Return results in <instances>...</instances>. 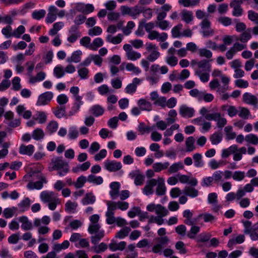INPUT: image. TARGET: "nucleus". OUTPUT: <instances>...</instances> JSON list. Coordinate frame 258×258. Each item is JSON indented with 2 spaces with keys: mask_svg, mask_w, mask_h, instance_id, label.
Instances as JSON below:
<instances>
[{
  "mask_svg": "<svg viewBox=\"0 0 258 258\" xmlns=\"http://www.w3.org/2000/svg\"><path fill=\"white\" fill-rule=\"evenodd\" d=\"M40 199L44 203H47L49 209L53 211L56 206L60 204V200L52 191H43L40 195Z\"/></svg>",
  "mask_w": 258,
  "mask_h": 258,
  "instance_id": "obj_1",
  "label": "nucleus"
},
{
  "mask_svg": "<svg viewBox=\"0 0 258 258\" xmlns=\"http://www.w3.org/2000/svg\"><path fill=\"white\" fill-rule=\"evenodd\" d=\"M211 60L208 59H203L200 61H198L196 59L191 60L190 63L192 67L197 66V69L196 71V74H200L202 72L205 71H209L211 69V65L209 62Z\"/></svg>",
  "mask_w": 258,
  "mask_h": 258,
  "instance_id": "obj_2",
  "label": "nucleus"
},
{
  "mask_svg": "<svg viewBox=\"0 0 258 258\" xmlns=\"http://www.w3.org/2000/svg\"><path fill=\"white\" fill-rule=\"evenodd\" d=\"M146 209L149 212H155L157 216L162 217H165L169 213L168 210L160 204H150L147 206Z\"/></svg>",
  "mask_w": 258,
  "mask_h": 258,
  "instance_id": "obj_3",
  "label": "nucleus"
},
{
  "mask_svg": "<svg viewBox=\"0 0 258 258\" xmlns=\"http://www.w3.org/2000/svg\"><path fill=\"white\" fill-rule=\"evenodd\" d=\"M123 49L126 52L127 59L132 61H135L141 57V54L133 50L132 46L128 44L123 45Z\"/></svg>",
  "mask_w": 258,
  "mask_h": 258,
  "instance_id": "obj_4",
  "label": "nucleus"
},
{
  "mask_svg": "<svg viewBox=\"0 0 258 258\" xmlns=\"http://www.w3.org/2000/svg\"><path fill=\"white\" fill-rule=\"evenodd\" d=\"M51 164L53 165V169L58 170L62 168L64 173H67L69 171L68 164L65 162L60 157L52 159Z\"/></svg>",
  "mask_w": 258,
  "mask_h": 258,
  "instance_id": "obj_5",
  "label": "nucleus"
},
{
  "mask_svg": "<svg viewBox=\"0 0 258 258\" xmlns=\"http://www.w3.org/2000/svg\"><path fill=\"white\" fill-rule=\"evenodd\" d=\"M202 34L204 36H212L214 34V30L211 27V22L208 18L203 19L201 23Z\"/></svg>",
  "mask_w": 258,
  "mask_h": 258,
  "instance_id": "obj_6",
  "label": "nucleus"
},
{
  "mask_svg": "<svg viewBox=\"0 0 258 258\" xmlns=\"http://www.w3.org/2000/svg\"><path fill=\"white\" fill-rule=\"evenodd\" d=\"M53 97V94L51 92H46L41 94L38 99L37 105L39 106L48 104Z\"/></svg>",
  "mask_w": 258,
  "mask_h": 258,
  "instance_id": "obj_7",
  "label": "nucleus"
},
{
  "mask_svg": "<svg viewBox=\"0 0 258 258\" xmlns=\"http://www.w3.org/2000/svg\"><path fill=\"white\" fill-rule=\"evenodd\" d=\"M105 168L110 172H115L120 170L122 165L120 162L106 160L104 163Z\"/></svg>",
  "mask_w": 258,
  "mask_h": 258,
  "instance_id": "obj_8",
  "label": "nucleus"
},
{
  "mask_svg": "<svg viewBox=\"0 0 258 258\" xmlns=\"http://www.w3.org/2000/svg\"><path fill=\"white\" fill-rule=\"evenodd\" d=\"M76 9L77 11L85 14H88L94 11V8L91 4L85 5L83 3L77 4Z\"/></svg>",
  "mask_w": 258,
  "mask_h": 258,
  "instance_id": "obj_9",
  "label": "nucleus"
},
{
  "mask_svg": "<svg viewBox=\"0 0 258 258\" xmlns=\"http://www.w3.org/2000/svg\"><path fill=\"white\" fill-rule=\"evenodd\" d=\"M156 184L157 185L156 190V194L158 196H163L165 194L166 188L165 185L164 179L162 177H158L156 179Z\"/></svg>",
  "mask_w": 258,
  "mask_h": 258,
  "instance_id": "obj_10",
  "label": "nucleus"
},
{
  "mask_svg": "<svg viewBox=\"0 0 258 258\" xmlns=\"http://www.w3.org/2000/svg\"><path fill=\"white\" fill-rule=\"evenodd\" d=\"M194 108L186 105H182L179 108V113L183 117H191L194 116Z\"/></svg>",
  "mask_w": 258,
  "mask_h": 258,
  "instance_id": "obj_11",
  "label": "nucleus"
},
{
  "mask_svg": "<svg viewBox=\"0 0 258 258\" xmlns=\"http://www.w3.org/2000/svg\"><path fill=\"white\" fill-rule=\"evenodd\" d=\"M141 82V80L138 78L133 79V82L128 84L125 88V92L127 94H132L137 90V85Z\"/></svg>",
  "mask_w": 258,
  "mask_h": 258,
  "instance_id": "obj_12",
  "label": "nucleus"
},
{
  "mask_svg": "<svg viewBox=\"0 0 258 258\" xmlns=\"http://www.w3.org/2000/svg\"><path fill=\"white\" fill-rule=\"evenodd\" d=\"M137 103L142 111H150L152 110V103L146 99H139Z\"/></svg>",
  "mask_w": 258,
  "mask_h": 258,
  "instance_id": "obj_13",
  "label": "nucleus"
},
{
  "mask_svg": "<svg viewBox=\"0 0 258 258\" xmlns=\"http://www.w3.org/2000/svg\"><path fill=\"white\" fill-rule=\"evenodd\" d=\"M243 100L247 104L256 106L258 100L256 97L249 93H245L243 95Z\"/></svg>",
  "mask_w": 258,
  "mask_h": 258,
  "instance_id": "obj_14",
  "label": "nucleus"
},
{
  "mask_svg": "<svg viewBox=\"0 0 258 258\" xmlns=\"http://www.w3.org/2000/svg\"><path fill=\"white\" fill-rule=\"evenodd\" d=\"M111 190L109 194L112 199H115L119 196L120 184L118 182H113L110 184Z\"/></svg>",
  "mask_w": 258,
  "mask_h": 258,
  "instance_id": "obj_15",
  "label": "nucleus"
},
{
  "mask_svg": "<svg viewBox=\"0 0 258 258\" xmlns=\"http://www.w3.org/2000/svg\"><path fill=\"white\" fill-rule=\"evenodd\" d=\"M241 0H234L230 4V6L233 8V15L234 16L238 17L241 15L242 9L241 8Z\"/></svg>",
  "mask_w": 258,
  "mask_h": 258,
  "instance_id": "obj_16",
  "label": "nucleus"
},
{
  "mask_svg": "<svg viewBox=\"0 0 258 258\" xmlns=\"http://www.w3.org/2000/svg\"><path fill=\"white\" fill-rule=\"evenodd\" d=\"M241 62L238 60H234L231 62V67L235 70L234 76L235 78L242 77V70H241Z\"/></svg>",
  "mask_w": 258,
  "mask_h": 258,
  "instance_id": "obj_17",
  "label": "nucleus"
},
{
  "mask_svg": "<svg viewBox=\"0 0 258 258\" xmlns=\"http://www.w3.org/2000/svg\"><path fill=\"white\" fill-rule=\"evenodd\" d=\"M46 180L44 177L41 176L40 180L36 182H30L27 187L30 189H40L43 187L44 183H46Z\"/></svg>",
  "mask_w": 258,
  "mask_h": 258,
  "instance_id": "obj_18",
  "label": "nucleus"
},
{
  "mask_svg": "<svg viewBox=\"0 0 258 258\" xmlns=\"http://www.w3.org/2000/svg\"><path fill=\"white\" fill-rule=\"evenodd\" d=\"M156 179H152L149 180L143 188V192L146 195H149L153 192V187L156 185Z\"/></svg>",
  "mask_w": 258,
  "mask_h": 258,
  "instance_id": "obj_19",
  "label": "nucleus"
},
{
  "mask_svg": "<svg viewBox=\"0 0 258 258\" xmlns=\"http://www.w3.org/2000/svg\"><path fill=\"white\" fill-rule=\"evenodd\" d=\"M34 151V147L32 145L26 146L22 145L19 149V152L21 154L27 155L31 156L32 155Z\"/></svg>",
  "mask_w": 258,
  "mask_h": 258,
  "instance_id": "obj_20",
  "label": "nucleus"
},
{
  "mask_svg": "<svg viewBox=\"0 0 258 258\" xmlns=\"http://www.w3.org/2000/svg\"><path fill=\"white\" fill-rule=\"evenodd\" d=\"M19 221L22 223L21 227L24 230L28 231L32 229V224L30 221H29L27 217H21L19 218Z\"/></svg>",
  "mask_w": 258,
  "mask_h": 258,
  "instance_id": "obj_21",
  "label": "nucleus"
},
{
  "mask_svg": "<svg viewBox=\"0 0 258 258\" xmlns=\"http://www.w3.org/2000/svg\"><path fill=\"white\" fill-rule=\"evenodd\" d=\"M132 177L135 178V183L137 185H141L143 183L145 177L139 171H136L130 174Z\"/></svg>",
  "mask_w": 258,
  "mask_h": 258,
  "instance_id": "obj_22",
  "label": "nucleus"
},
{
  "mask_svg": "<svg viewBox=\"0 0 258 258\" xmlns=\"http://www.w3.org/2000/svg\"><path fill=\"white\" fill-rule=\"evenodd\" d=\"M169 166V163L165 162L164 163L162 162H156L153 164V168L155 172H160L162 170L168 169Z\"/></svg>",
  "mask_w": 258,
  "mask_h": 258,
  "instance_id": "obj_23",
  "label": "nucleus"
},
{
  "mask_svg": "<svg viewBox=\"0 0 258 258\" xmlns=\"http://www.w3.org/2000/svg\"><path fill=\"white\" fill-rule=\"evenodd\" d=\"M195 139L193 137L187 138L185 141L186 152H192L196 149L195 146Z\"/></svg>",
  "mask_w": 258,
  "mask_h": 258,
  "instance_id": "obj_24",
  "label": "nucleus"
},
{
  "mask_svg": "<svg viewBox=\"0 0 258 258\" xmlns=\"http://www.w3.org/2000/svg\"><path fill=\"white\" fill-rule=\"evenodd\" d=\"M70 246V242L68 240H66L61 243H55L53 245V250L56 252H59L63 249L68 248Z\"/></svg>",
  "mask_w": 258,
  "mask_h": 258,
  "instance_id": "obj_25",
  "label": "nucleus"
},
{
  "mask_svg": "<svg viewBox=\"0 0 258 258\" xmlns=\"http://www.w3.org/2000/svg\"><path fill=\"white\" fill-rule=\"evenodd\" d=\"M96 201V198L92 192L87 193L82 200V203L84 205L93 204Z\"/></svg>",
  "mask_w": 258,
  "mask_h": 258,
  "instance_id": "obj_26",
  "label": "nucleus"
},
{
  "mask_svg": "<svg viewBox=\"0 0 258 258\" xmlns=\"http://www.w3.org/2000/svg\"><path fill=\"white\" fill-rule=\"evenodd\" d=\"M184 168L183 164L181 162L174 163L171 166H169L168 168V172L169 173H176L180 170H182Z\"/></svg>",
  "mask_w": 258,
  "mask_h": 258,
  "instance_id": "obj_27",
  "label": "nucleus"
},
{
  "mask_svg": "<svg viewBox=\"0 0 258 258\" xmlns=\"http://www.w3.org/2000/svg\"><path fill=\"white\" fill-rule=\"evenodd\" d=\"M221 79L222 83L223 84V86L222 87L219 88L217 90V92L220 93H224L228 89V84L229 83V79L225 75L221 76Z\"/></svg>",
  "mask_w": 258,
  "mask_h": 258,
  "instance_id": "obj_28",
  "label": "nucleus"
},
{
  "mask_svg": "<svg viewBox=\"0 0 258 258\" xmlns=\"http://www.w3.org/2000/svg\"><path fill=\"white\" fill-rule=\"evenodd\" d=\"M181 16L182 20L187 24L190 23L193 20L192 13L190 11H188L185 10H183L181 12Z\"/></svg>",
  "mask_w": 258,
  "mask_h": 258,
  "instance_id": "obj_29",
  "label": "nucleus"
},
{
  "mask_svg": "<svg viewBox=\"0 0 258 258\" xmlns=\"http://www.w3.org/2000/svg\"><path fill=\"white\" fill-rule=\"evenodd\" d=\"M122 39V35L121 34H119L115 36H113L111 35H108L106 37L107 41L113 44H117L120 43L121 42Z\"/></svg>",
  "mask_w": 258,
  "mask_h": 258,
  "instance_id": "obj_30",
  "label": "nucleus"
},
{
  "mask_svg": "<svg viewBox=\"0 0 258 258\" xmlns=\"http://www.w3.org/2000/svg\"><path fill=\"white\" fill-rule=\"evenodd\" d=\"M82 54V52L81 50H77L73 52L70 57L67 58V61L69 62H74L76 63L79 62L81 61V56Z\"/></svg>",
  "mask_w": 258,
  "mask_h": 258,
  "instance_id": "obj_31",
  "label": "nucleus"
},
{
  "mask_svg": "<svg viewBox=\"0 0 258 258\" xmlns=\"http://www.w3.org/2000/svg\"><path fill=\"white\" fill-rule=\"evenodd\" d=\"M91 113L95 116L102 115L104 112V108L99 105H95L92 107L90 109Z\"/></svg>",
  "mask_w": 258,
  "mask_h": 258,
  "instance_id": "obj_32",
  "label": "nucleus"
},
{
  "mask_svg": "<svg viewBox=\"0 0 258 258\" xmlns=\"http://www.w3.org/2000/svg\"><path fill=\"white\" fill-rule=\"evenodd\" d=\"M200 0H178L179 4L184 7H193L199 4Z\"/></svg>",
  "mask_w": 258,
  "mask_h": 258,
  "instance_id": "obj_33",
  "label": "nucleus"
},
{
  "mask_svg": "<svg viewBox=\"0 0 258 258\" xmlns=\"http://www.w3.org/2000/svg\"><path fill=\"white\" fill-rule=\"evenodd\" d=\"M184 193L187 196L194 198L198 196L199 191L194 187L185 186L184 189Z\"/></svg>",
  "mask_w": 258,
  "mask_h": 258,
  "instance_id": "obj_34",
  "label": "nucleus"
},
{
  "mask_svg": "<svg viewBox=\"0 0 258 258\" xmlns=\"http://www.w3.org/2000/svg\"><path fill=\"white\" fill-rule=\"evenodd\" d=\"M45 77V74L44 72H40L37 74L35 76H31L29 79L30 83H35L38 81L43 80Z\"/></svg>",
  "mask_w": 258,
  "mask_h": 258,
  "instance_id": "obj_35",
  "label": "nucleus"
},
{
  "mask_svg": "<svg viewBox=\"0 0 258 258\" xmlns=\"http://www.w3.org/2000/svg\"><path fill=\"white\" fill-rule=\"evenodd\" d=\"M245 141L248 144L256 145L258 144V137L253 134L246 135L244 138Z\"/></svg>",
  "mask_w": 258,
  "mask_h": 258,
  "instance_id": "obj_36",
  "label": "nucleus"
},
{
  "mask_svg": "<svg viewBox=\"0 0 258 258\" xmlns=\"http://www.w3.org/2000/svg\"><path fill=\"white\" fill-rule=\"evenodd\" d=\"M177 115L175 110H170L168 113V117L166 118L167 124H171L173 123L176 120Z\"/></svg>",
  "mask_w": 258,
  "mask_h": 258,
  "instance_id": "obj_37",
  "label": "nucleus"
},
{
  "mask_svg": "<svg viewBox=\"0 0 258 258\" xmlns=\"http://www.w3.org/2000/svg\"><path fill=\"white\" fill-rule=\"evenodd\" d=\"M222 139V135L220 133L216 132L210 137V140L213 145L219 144Z\"/></svg>",
  "mask_w": 258,
  "mask_h": 258,
  "instance_id": "obj_38",
  "label": "nucleus"
},
{
  "mask_svg": "<svg viewBox=\"0 0 258 258\" xmlns=\"http://www.w3.org/2000/svg\"><path fill=\"white\" fill-rule=\"evenodd\" d=\"M238 151L237 147L236 146H232L227 149L222 151V156L223 158L228 157L231 154L235 153Z\"/></svg>",
  "mask_w": 258,
  "mask_h": 258,
  "instance_id": "obj_39",
  "label": "nucleus"
},
{
  "mask_svg": "<svg viewBox=\"0 0 258 258\" xmlns=\"http://www.w3.org/2000/svg\"><path fill=\"white\" fill-rule=\"evenodd\" d=\"M182 28L181 24H178L174 26L171 30L172 36L174 38L179 37L181 36V32H180Z\"/></svg>",
  "mask_w": 258,
  "mask_h": 258,
  "instance_id": "obj_40",
  "label": "nucleus"
},
{
  "mask_svg": "<svg viewBox=\"0 0 258 258\" xmlns=\"http://www.w3.org/2000/svg\"><path fill=\"white\" fill-rule=\"evenodd\" d=\"M198 53L201 57H206L207 59L208 60H210L213 56L212 52L210 50L206 48H201L199 49Z\"/></svg>",
  "mask_w": 258,
  "mask_h": 258,
  "instance_id": "obj_41",
  "label": "nucleus"
},
{
  "mask_svg": "<svg viewBox=\"0 0 258 258\" xmlns=\"http://www.w3.org/2000/svg\"><path fill=\"white\" fill-rule=\"evenodd\" d=\"M135 24L133 21H128L126 26L123 27L122 29L123 33L125 35H129L131 33L132 29L135 27Z\"/></svg>",
  "mask_w": 258,
  "mask_h": 258,
  "instance_id": "obj_42",
  "label": "nucleus"
},
{
  "mask_svg": "<svg viewBox=\"0 0 258 258\" xmlns=\"http://www.w3.org/2000/svg\"><path fill=\"white\" fill-rule=\"evenodd\" d=\"M104 44L103 40L100 38H96L93 41L91 45H90V49L96 50L98 48L102 46Z\"/></svg>",
  "mask_w": 258,
  "mask_h": 258,
  "instance_id": "obj_43",
  "label": "nucleus"
},
{
  "mask_svg": "<svg viewBox=\"0 0 258 258\" xmlns=\"http://www.w3.org/2000/svg\"><path fill=\"white\" fill-rule=\"evenodd\" d=\"M131 230V229L129 227H125L116 233L115 237L118 238H123L128 235Z\"/></svg>",
  "mask_w": 258,
  "mask_h": 258,
  "instance_id": "obj_44",
  "label": "nucleus"
},
{
  "mask_svg": "<svg viewBox=\"0 0 258 258\" xmlns=\"http://www.w3.org/2000/svg\"><path fill=\"white\" fill-rule=\"evenodd\" d=\"M242 197V190L239 189L236 194L234 192H230L226 196L227 201H231L235 199L239 200Z\"/></svg>",
  "mask_w": 258,
  "mask_h": 258,
  "instance_id": "obj_45",
  "label": "nucleus"
},
{
  "mask_svg": "<svg viewBox=\"0 0 258 258\" xmlns=\"http://www.w3.org/2000/svg\"><path fill=\"white\" fill-rule=\"evenodd\" d=\"M193 159L196 167H200L203 166L202 156L200 153H196L193 155Z\"/></svg>",
  "mask_w": 258,
  "mask_h": 258,
  "instance_id": "obj_46",
  "label": "nucleus"
},
{
  "mask_svg": "<svg viewBox=\"0 0 258 258\" xmlns=\"http://www.w3.org/2000/svg\"><path fill=\"white\" fill-rule=\"evenodd\" d=\"M33 119L38 121L39 123H43L46 121V115L44 112H38L36 116H33Z\"/></svg>",
  "mask_w": 258,
  "mask_h": 258,
  "instance_id": "obj_47",
  "label": "nucleus"
},
{
  "mask_svg": "<svg viewBox=\"0 0 258 258\" xmlns=\"http://www.w3.org/2000/svg\"><path fill=\"white\" fill-rule=\"evenodd\" d=\"M87 181L96 184H101L103 183V178L100 176H96L94 175H90L87 178Z\"/></svg>",
  "mask_w": 258,
  "mask_h": 258,
  "instance_id": "obj_48",
  "label": "nucleus"
},
{
  "mask_svg": "<svg viewBox=\"0 0 258 258\" xmlns=\"http://www.w3.org/2000/svg\"><path fill=\"white\" fill-rule=\"evenodd\" d=\"M226 138L228 140H232L235 138L236 134L232 132V128L230 126H226L224 128Z\"/></svg>",
  "mask_w": 258,
  "mask_h": 258,
  "instance_id": "obj_49",
  "label": "nucleus"
},
{
  "mask_svg": "<svg viewBox=\"0 0 258 258\" xmlns=\"http://www.w3.org/2000/svg\"><path fill=\"white\" fill-rule=\"evenodd\" d=\"M87 178L84 176H81L77 178V181L74 183V185L77 188H80L84 186L86 182Z\"/></svg>",
  "mask_w": 258,
  "mask_h": 258,
  "instance_id": "obj_50",
  "label": "nucleus"
},
{
  "mask_svg": "<svg viewBox=\"0 0 258 258\" xmlns=\"http://www.w3.org/2000/svg\"><path fill=\"white\" fill-rule=\"evenodd\" d=\"M44 136V133L41 128L35 130L32 133V137L36 140H39L43 139Z\"/></svg>",
  "mask_w": 258,
  "mask_h": 258,
  "instance_id": "obj_51",
  "label": "nucleus"
},
{
  "mask_svg": "<svg viewBox=\"0 0 258 258\" xmlns=\"http://www.w3.org/2000/svg\"><path fill=\"white\" fill-rule=\"evenodd\" d=\"M17 211V208L13 207L12 208H6L3 212V214L6 218L12 217Z\"/></svg>",
  "mask_w": 258,
  "mask_h": 258,
  "instance_id": "obj_52",
  "label": "nucleus"
},
{
  "mask_svg": "<svg viewBox=\"0 0 258 258\" xmlns=\"http://www.w3.org/2000/svg\"><path fill=\"white\" fill-rule=\"evenodd\" d=\"M10 146V142H5L3 144V149L0 151V159L5 158L8 154V148Z\"/></svg>",
  "mask_w": 258,
  "mask_h": 258,
  "instance_id": "obj_53",
  "label": "nucleus"
},
{
  "mask_svg": "<svg viewBox=\"0 0 258 258\" xmlns=\"http://www.w3.org/2000/svg\"><path fill=\"white\" fill-rule=\"evenodd\" d=\"M150 52V53L148 55L147 59L151 62L156 60L160 55V53L158 51V50H155L154 51H152Z\"/></svg>",
  "mask_w": 258,
  "mask_h": 258,
  "instance_id": "obj_54",
  "label": "nucleus"
},
{
  "mask_svg": "<svg viewBox=\"0 0 258 258\" xmlns=\"http://www.w3.org/2000/svg\"><path fill=\"white\" fill-rule=\"evenodd\" d=\"M163 217L160 216H151L149 220V223H156L158 225H162L164 223V220L163 219Z\"/></svg>",
  "mask_w": 258,
  "mask_h": 258,
  "instance_id": "obj_55",
  "label": "nucleus"
},
{
  "mask_svg": "<svg viewBox=\"0 0 258 258\" xmlns=\"http://www.w3.org/2000/svg\"><path fill=\"white\" fill-rule=\"evenodd\" d=\"M247 14L248 19L258 25V13L253 11L249 10L248 11Z\"/></svg>",
  "mask_w": 258,
  "mask_h": 258,
  "instance_id": "obj_56",
  "label": "nucleus"
},
{
  "mask_svg": "<svg viewBox=\"0 0 258 258\" xmlns=\"http://www.w3.org/2000/svg\"><path fill=\"white\" fill-rule=\"evenodd\" d=\"M199 218H203L205 222L212 223L216 219L215 217L210 213H204L199 216Z\"/></svg>",
  "mask_w": 258,
  "mask_h": 258,
  "instance_id": "obj_57",
  "label": "nucleus"
},
{
  "mask_svg": "<svg viewBox=\"0 0 258 258\" xmlns=\"http://www.w3.org/2000/svg\"><path fill=\"white\" fill-rule=\"evenodd\" d=\"M143 11V7L138 5L131 8V16L133 18H136Z\"/></svg>",
  "mask_w": 258,
  "mask_h": 258,
  "instance_id": "obj_58",
  "label": "nucleus"
},
{
  "mask_svg": "<svg viewBox=\"0 0 258 258\" xmlns=\"http://www.w3.org/2000/svg\"><path fill=\"white\" fill-rule=\"evenodd\" d=\"M63 26L62 22H57L54 24L53 26V28L50 30L49 34L51 35H55L57 34L58 31H59Z\"/></svg>",
  "mask_w": 258,
  "mask_h": 258,
  "instance_id": "obj_59",
  "label": "nucleus"
},
{
  "mask_svg": "<svg viewBox=\"0 0 258 258\" xmlns=\"http://www.w3.org/2000/svg\"><path fill=\"white\" fill-rule=\"evenodd\" d=\"M249 235L251 240H258V223L253 225V228Z\"/></svg>",
  "mask_w": 258,
  "mask_h": 258,
  "instance_id": "obj_60",
  "label": "nucleus"
},
{
  "mask_svg": "<svg viewBox=\"0 0 258 258\" xmlns=\"http://www.w3.org/2000/svg\"><path fill=\"white\" fill-rule=\"evenodd\" d=\"M77 206L78 205L76 203L69 201L65 204V210L68 212H73L76 210Z\"/></svg>",
  "mask_w": 258,
  "mask_h": 258,
  "instance_id": "obj_61",
  "label": "nucleus"
},
{
  "mask_svg": "<svg viewBox=\"0 0 258 258\" xmlns=\"http://www.w3.org/2000/svg\"><path fill=\"white\" fill-rule=\"evenodd\" d=\"M21 80L19 77H15L13 78L12 81V89L15 91H19L21 88L20 84Z\"/></svg>",
  "mask_w": 258,
  "mask_h": 258,
  "instance_id": "obj_62",
  "label": "nucleus"
},
{
  "mask_svg": "<svg viewBox=\"0 0 258 258\" xmlns=\"http://www.w3.org/2000/svg\"><path fill=\"white\" fill-rule=\"evenodd\" d=\"M200 227L194 225L188 233L187 236L191 239L195 238L196 234L200 231Z\"/></svg>",
  "mask_w": 258,
  "mask_h": 258,
  "instance_id": "obj_63",
  "label": "nucleus"
},
{
  "mask_svg": "<svg viewBox=\"0 0 258 258\" xmlns=\"http://www.w3.org/2000/svg\"><path fill=\"white\" fill-rule=\"evenodd\" d=\"M96 233L95 235L91 237V242L94 244L98 243V241L104 237L103 231H100Z\"/></svg>",
  "mask_w": 258,
  "mask_h": 258,
  "instance_id": "obj_64",
  "label": "nucleus"
}]
</instances>
